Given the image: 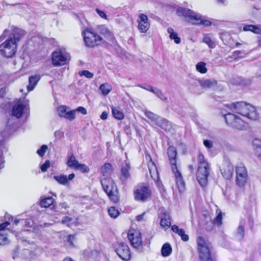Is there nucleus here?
<instances>
[{
  "mask_svg": "<svg viewBox=\"0 0 261 261\" xmlns=\"http://www.w3.org/2000/svg\"><path fill=\"white\" fill-rule=\"evenodd\" d=\"M167 154L172 171L175 178L176 186L179 192H183L186 188L185 182L181 173L177 168L176 164L177 152L176 148L173 146H170L167 149Z\"/></svg>",
  "mask_w": 261,
  "mask_h": 261,
  "instance_id": "f257e3e1",
  "label": "nucleus"
},
{
  "mask_svg": "<svg viewBox=\"0 0 261 261\" xmlns=\"http://www.w3.org/2000/svg\"><path fill=\"white\" fill-rule=\"evenodd\" d=\"M12 222L15 226L20 224L22 227H27L36 228L33 220L31 218H24L23 214L18 215L14 218L12 215L7 213H5L4 217H0V228H7Z\"/></svg>",
  "mask_w": 261,
  "mask_h": 261,
  "instance_id": "f03ea898",
  "label": "nucleus"
},
{
  "mask_svg": "<svg viewBox=\"0 0 261 261\" xmlns=\"http://www.w3.org/2000/svg\"><path fill=\"white\" fill-rule=\"evenodd\" d=\"M235 112L251 120H257L258 114L253 106L243 101L236 102L230 104Z\"/></svg>",
  "mask_w": 261,
  "mask_h": 261,
  "instance_id": "7ed1b4c3",
  "label": "nucleus"
},
{
  "mask_svg": "<svg viewBox=\"0 0 261 261\" xmlns=\"http://www.w3.org/2000/svg\"><path fill=\"white\" fill-rule=\"evenodd\" d=\"M24 108L25 106L21 103H17L13 106L12 110V116L8 119L7 123L4 129L5 133L8 135H11L17 129L18 124L13 116L16 117L17 119L20 118L23 113Z\"/></svg>",
  "mask_w": 261,
  "mask_h": 261,
  "instance_id": "20e7f679",
  "label": "nucleus"
},
{
  "mask_svg": "<svg viewBox=\"0 0 261 261\" xmlns=\"http://www.w3.org/2000/svg\"><path fill=\"white\" fill-rule=\"evenodd\" d=\"M101 185L103 190L107 193L109 199L114 203L119 201L118 188L113 180L110 177L100 178Z\"/></svg>",
  "mask_w": 261,
  "mask_h": 261,
  "instance_id": "39448f33",
  "label": "nucleus"
},
{
  "mask_svg": "<svg viewBox=\"0 0 261 261\" xmlns=\"http://www.w3.org/2000/svg\"><path fill=\"white\" fill-rule=\"evenodd\" d=\"M204 159L203 155L200 153L198 156L199 166L196 173L197 179L202 187L206 186L210 173L209 165Z\"/></svg>",
  "mask_w": 261,
  "mask_h": 261,
  "instance_id": "423d86ee",
  "label": "nucleus"
},
{
  "mask_svg": "<svg viewBox=\"0 0 261 261\" xmlns=\"http://www.w3.org/2000/svg\"><path fill=\"white\" fill-rule=\"evenodd\" d=\"M17 45L15 41L8 38L4 42L0 45V54L6 58L12 57L16 52Z\"/></svg>",
  "mask_w": 261,
  "mask_h": 261,
  "instance_id": "0eeeda50",
  "label": "nucleus"
},
{
  "mask_svg": "<svg viewBox=\"0 0 261 261\" xmlns=\"http://www.w3.org/2000/svg\"><path fill=\"white\" fill-rule=\"evenodd\" d=\"M82 34L86 45L89 47H93L99 44L102 40L100 36L88 29L85 30Z\"/></svg>",
  "mask_w": 261,
  "mask_h": 261,
  "instance_id": "6e6552de",
  "label": "nucleus"
},
{
  "mask_svg": "<svg viewBox=\"0 0 261 261\" xmlns=\"http://www.w3.org/2000/svg\"><path fill=\"white\" fill-rule=\"evenodd\" d=\"M226 123L231 127L238 129H242L244 127V122L239 117L231 113L224 115Z\"/></svg>",
  "mask_w": 261,
  "mask_h": 261,
  "instance_id": "1a4fd4ad",
  "label": "nucleus"
},
{
  "mask_svg": "<svg viewBox=\"0 0 261 261\" xmlns=\"http://www.w3.org/2000/svg\"><path fill=\"white\" fill-rule=\"evenodd\" d=\"M127 238L134 248L138 249L142 246V238L139 229H129Z\"/></svg>",
  "mask_w": 261,
  "mask_h": 261,
  "instance_id": "9d476101",
  "label": "nucleus"
},
{
  "mask_svg": "<svg viewBox=\"0 0 261 261\" xmlns=\"http://www.w3.org/2000/svg\"><path fill=\"white\" fill-rule=\"evenodd\" d=\"M115 251L117 254L123 260H128L131 254L129 248L125 243L118 242L115 246Z\"/></svg>",
  "mask_w": 261,
  "mask_h": 261,
  "instance_id": "9b49d317",
  "label": "nucleus"
},
{
  "mask_svg": "<svg viewBox=\"0 0 261 261\" xmlns=\"http://www.w3.org/2000/svg\"><path fill=\"white\" fill-rule=\"evenodd\" d=\"M189 83L190 89L194 92H197L199 87L208 88L213 85V82L210 80L200 81L192 79Z\"/></svg>",
  "mask_w": 261,
  "mask_h": 261,
  "instance_id": "f8f14e48",
  "label": "nucleus"
},
{
  "mask_svg": "<svg viewBox=\"0 0 261 261\" xmlns=\"http://www.w3.org/2000/svg\"><path fill=\"white\" fill-rule=\"evenodd\" d=\"M135 199L137 201H146L151 195V190L146 186H142L134 192Z\"/></svg>",
  "mask_w": 261,
  "mask_h": 261,
  "instance_id": "ddd939ff",
  "label": "nucleus"
},
{
  "mask_svg": "<svg viewBox=\"0 0 261 261\" xmlns=\"http://www.w3.org/2000/svg\"><path fill=\"white\" fill-rule=\"evenodd\" d=\"M236 172L237 184L240 187L244 186L248 176L246 168L244 166H238L236 167Z\"/></svg>",
  "mask_w": 261,
  "mask_h": 261,
  "instance_id": "4468645a",
  "label": "nucleus"
},
{
  "mask_svg": "<svg viewBox=\"0 0 261 261\" xmlns=\"http://www.w3.org/2000/svg\"><path fill=\"white\" fill-rule=\"evenodd\" d=\"M176 13L179 16H183L188 18L189 21L193 23L197 13L186 8L178 7L176 9Z\"/></svg>",
  "mask_w": 261,
  "mask_h": 261,
  "instance_id": "2eb2a0df",
  "label": "nucleus"
},
{
  "mask_svg": "<svg viewBox=\"0 0 261 261\" xmlns=\"http://www.w3.org/2000/svg\"><path fill=\"white\" fill-rule=\"evenodd\" d=\"M67 58L61 50H56L52 54V62L54 65L62 66L66 63Z\"/></svg>",
  "mask_w": 261,
  "mask_h": 261,
  "instance_id": "dca6fc26",
  "label": "nucleus"
},
{
  "mask_svg": "<svg viewBox=\"0 0 261 261\" xmlns=\"http://www.w3.org/2000/svg\"><path fill=\"white\" fill-rule=\"evenodd\" d=\"M138 29L141 33H146L150 27V23L147 15L140 14L138 19Z\"/></svg>",
  "mask_w": 261,
  "mask_h": 261,
  "instance_id": "f3484780",
  "label": "nucleus"
},
{
  "mask_svg": "<svg viewBox=\"0 0 261 261\" xmlns=\"http://www.w3.org/2000/svg\"><path fill=\"white\" fill-rule=\"evenodd\" d=\"M223 176L226 179H230L233 174V166L229 161H225L222 167L220 169Z\"/></svg>",
  "mask_w": 261,
  "mask_h": 261,
  "instance_id": "a211bd4d",
  "label": "nucleus"
},
{
  "mask_svg": "<svg viewBox=\"0 0 261 261\" xmlns=\"http://www.w3.org/2000/svg\"><path fill=\"white\" fill-rule=\"evenodd\" d=\"M130 167L128 164H126L124 166L122 167L121 169V174L119 179L122 184H125L127 180L130 177L129 173Z\"/></svg>",
  "mask_w": 261,
  "mask_h": 261,
  "instance_id": "6ab92c4d",
  "label": "nucleus"
},
{
  "mask_svg": "<svg viewBox=\"0 0 261 261\" xmlns=\"http://www.w3.org/2000/svg\"><path fill=\"white\" fill-rule=\"evenodd\" d=\"M160 225L163 228H168L171 226V221L168 213L166 212H162L160 214Z\"/></svg>",
  "mask_w": 261,
  "mask_h": 261,
  "instance_id": "aec40b11",
  "label": "nucleus"
},
{
  "mask_svg": "<svg viewBox=\"0 0 261 261\" xmlns=\"http://www.w3.org/2000/svg\"><path fill=\"white\" fill-rule=\"evenodd\" d=\"M149 158L150 161L148 163V169L151 177L155 180L159 179V173L155 163L152 161L150 156Z\"/></svg>",
  "mask_w": 261,
  "mask_h": 261,
  "instance_id": "412c9836",
  "label": "nucleus"
},
{
  "mask_svg": "<svg viewBox=\"0 0 261 261\" xmlns=\"http://www.w3.org/2000/svg\"><path fill=\"white\" fill-rule=\"evenodd\" d=\"M253 225V220L252 217L249 216L240 220L238 228H252Z\"/></svg>",
  "mask_w": 261,
  "mask_h": 261,
  "instance_id": "4be33fe9",
  "label": "nucleus"
},
{
  "mask_svg": "<svg viewBox=\"0 0 261 261\" xmlns=\"http://www.w3.org/2000/svg\"><path fill=\"white\" fill-rule=\"evenodd\" d=\"M41 79V76L39 74H35L30 76L29 78V85L27 86V90L28 91L33 90L39 80Z\"/></svg>",
  "mask_w": 261,
  "mask_h": 261,
  "instance_id": "5701e85b",
  "label": "nucleus"
},
{
  "mask_svg": "<svg viewBox=\"0 0 261 261\" xmlns=\"http://www.w3.org/2000/svg\"><path fill=\"white\" fill-rule=\"evenodd\" d=\"M24 35V32L22 30L17 28L14 30L13 33L11 34L8 38L12 39V41H15V43L17 44Z\"/></svg>",
  "mask_w": 261,
  "mask_h": 261,
  "instance_id": "b1692460",
  "label": "nucleus"
},
{
  "mask_svg": "<svg viewBox=\"0 0 261 261\" xmlns=\"http://www.w3.org/2000/svg\"><path fill=\"white\" fill-rule=\"evenodd\" d=\"M193 23L198 25L202 24L205 27H209L212 24V22L210 20L203 19L200 14L197 13Z\"/></svg>",
  "mask_w": 261,
  "mask_h": 261,
  "instance_id": "393cba45",
  "label": "nucleus"
},
{
  "mask_svg": "<svg viewBox=\"0 0 261 261\" xmlns=\"http://www.w3.org/2000/svg\"><path fill=\"white\" fill-rule=\"evenodd\" d=\"M198 250L199 253H205L210 251L206 245L204 240L201 237L197 238Z\"/></svg>",
  "mask_w": 261,
  "mask_h": 261,
  "instance_id": "a878e982",
  "label": "nucleus"
},
{
  "mask_svg": "<svg viewBox=\"0 0 261 261\" xmlns=\"http://www.w3.org/2000/svg\"><path fill=\"white\" fill-rule=\"evenodd\" d=\"M112 172V166L110 163H105L101 167V172L104 177H109Z\"/></svg>",
  "mask_w": 261,
  "mask_h": 261,
  "instance_id": "bb28decb",
  "label": "nucleus"
},
{
  "mask_svg": "<svg viewBox=\"0 0 261 261\" xmlns=\"http://www.w3.org/2000/svg\"><path fill=\"white\" fill-rule=\"evenodd\" d=\"M252 145L256 156L261 157V140L254 139L252 141Z\"/></svg>",
  "mask_w": 261,
  "mask_h": 261,
  "instance_id": "cd10ccee",
  "label": "nucleus"
},
{
  "mask_svg": "<svg viewBox=\"0 0 261 261\" xmlns=\"http://www.w3.org/2000/svg\"><path fill=\"white\" fill-rule=\"evenodd\" d=\"M167 32L169 34V38L171 40H173L176 44H179L181 42L180 38L178 36L177 33L174 31L172 28H169Z\"/></svg>",
  "mask_w": 261,
  "mask_h": 261,
  "instance_id": "c85d7f7f",
  "label": "nucleus"
},
{
  "mask_svg": "<svg viewBox=\"0 0 261 261\" xmlns=\"http://www.w3.org/2000/svg\"><path fill=\"white\" fill-rule=\"evenodd\" d=\"M77 219L73 220V218L69 216L64 217L61 221V223L66 225V226L70 227L71 226V224H74L75 226H77Z\"/></svg>",
  "mask_w": 261,
  "mask_h": 261,
  "instance_id": "c756f323",
  "label": "nucleus"
},
{
  "mask_svg": "<svg viewBox=\"0 0 261 261\" xmlns=\"http://www.w3.org/2000/svg\"><path fill=\"white\" fill-rule=\"evenodd\" d=\"M172 251V247L170 244L165 243L163 245L162 247L161 253L163 256L167 257L171 254Z\"/></svg>",
  "mask_w": 261,
  "mask_h": 261,
  "instance_id": "7c9ffc66",
  "label": "nucleus"
},
{
  "mask_svg": "<svg viewBox=\"0 0 261 261\" xmlns=\"http://www.w3.org/2000/svg\"><path fill=\"white\" fill-rule=\"evenodd\" d=\"M80 163L76 159L75 156L72 154L68 158L67 161V166L71 168L75 169Z\"/></svg>",
  "mask_w": 261,
  "mask_h": 261,
  "instance_id": "2f4dec72",
  "label": "nucleus"
},
{
  "mask_svg": "<svg viewBox=\"0 0 261 261\" xmlns=\"http://www.w3.org/2000/svg\"><path fill=\"white\" fill-rule=\"evenodd\" d=\"M54 199L51 197H48L42 199L40 201V205L41 207H48L53 204Z\"/></svg>",
  "mask_w": 261,
  "mask_h": 261,
  "instance_id": "473e14b6",
  "label": "nucleus"
},
{
  "mask_svg": "<svg viewBox=\"0 0 261 261\" xmlns=\"http://www.w3.org/2000/svg\"><path fill=\"white\" fill-rule=\"evenodd\" d=\"M112 114L115 118L118 120H122L124 118L123 113L114 107L111 108Z\"/></svg>",
  "mask_w": 261,
  "mask_h": 261,
  "instance_id": "72a5a7b5",
  "label": "nucleus"
},
{
  "mask_svg": "<svg viewBox=\"0 0 261 261\" xmlns=\"http://www.w3.org/2000/svg\"><path fill=\"white\" fill-rule=\"evenodd\" d=\"M99 90L101 91L103 95H107L112 90V87L108 83H104L100 86Z\"/></svg>",
  "mask_w": 261,
  "mask_h": 261,
  "instance_id": "f704fd0d",
  "label": "nucleus"
},
{
  "mask_svg": "<svg viewBox=\"0 0 261 261\" xmlns=\"http://www.w3.org/2000/svg\"><path fill=\"white\" fill-rule=\"evenodd\" d=\"M203 42L206 43L211 48H214L216 46L215 41L212 40L209 35L207 34L204 35Z\"/></svg>",
  "mask_w": 261,
  "mask_h": 261,
  "instance_id": "c9c22d12",
  "label": "nucleus"
},
{
  "mask_svg": "<svg viewBox=\"0 0 261 261\" xmlns=\"http://www.w3.org/2000/svg\"><path fill=\"white\" fill-rule=\"evenodd\" d=\"M196 69L200 73H205L207 69L206 67V63L204 62H199L196 65Z\"/></svg>",
  "mask_w": 261,
  "mask_h": 261,
  "instance_id": "e433bc0d",
  "label": "nucleus"
},
{
  "mask_svg": "<svg viewBox=\"0 0 261 261\" xmlns=\"http://www.w3.org/2000/svg\"><path fill=\"white\" fill-rule=\"evenodd\" d=\"M70 108L66 106H61L57 109L58 114L59 117L64 118Z\"/></svg>",
  "mask_w": 261,
  "mask_h": 261,
  "instance_id": "4c0bfd02",
  "label": "nucleus"
},
{
  "mask_svg": "<svg viewBox=\"0 0 261 261\" xmlns=\"http://www.w3.org/2000/svg\"><path fill=\"white\" fill-rule=\"evenodd\" d=\"M54 178L61 185H66L68 181L67 176L65 175L54 176Z\"/></svg>",
  "mask_w": 261,
  "mask_h": 261,
  "instance_id": "58836bf2",
  "label": "nucleus"
},
{
  "mask_svg": "<svg viewBox=\"0 0 261 261\" xmlns=\"http://www.w3.org/2000/svg\"><path fill=\"white\" fill-rule=\"evenodd\" d=\"M69 207V206L66 202L60 203L56 208L59 210V211H57V212L63 214H67V212L66 210Z\"/></svg>",
  "mask_w": 261,
  "mask_h": 261,
  "instance_id": "ea45409f",
  "label": "nucleus"
},
{
  "mask_svg": "<svg viewBox=\"0 0 261 261\" xmlns=\"http://www.w3.org/2000/svg\"><path fill=\"white\" fill-rule=\"evenodd\" d=\"M174 232L178 234L181 237V238L184 241H187L189 240V236L185 233L184 229H172Z\"/></svg>",
  "mask_w": 261,
  "mask_h": 261,
  "instance_id": "a19ab883",
  "label": "nucleus"
},
{
  "mask_svg": "<svg viewBox=\"0 0 261 261\" xmlns=\"http://www.w3.org/2000/svg\"><path fill=\"white\" fill-rule=\"evenodd\" d=\"M5 229H0V245H4L7 244L9 242L8 237L5 234L4 230Z\"/></svg>",
  "mask_w": 261,
  "mask_h": 261,
  "instance_id": "79ce46f5",
  "label": "nucleus"
},
{
  "mask_svg": "<svg viewBox=\"0 0 261 261\" xmlns=\"http://www.w3.org/2000/svg\"><path fill=\"white\" fill-rule=\"evenodd\" d=\"M200 261H214L211 256L210 252L200 253H199Z\"/></svg>",
  "mask_w": 261,
  "mask_h": 261,
  "instance_id": "37998d69",
  "label": "nucleus"
},
{
  "mask_svg": "<svg viewBox=\"0 0 261 261\" xmlns=\"http://www.w3.org/2000/svg\"><path fill=\"white\" fill-rule=\"evenodd\" d=\"M152 93H154L156 96L164 101H167V98L165 96L164 93L159 89L154 88Z\"/></svg>",
  "mask_w": 261,
  "mask_h": 261,
  "instance_id": "c03bdc74",
  "label": "nucleus"
},
{
  "mask_svg": "<svg viewBox=\"0 0 261 261\" xmlns=\"http://www.w3.org/2000/svg\"><path fill=\"white\" fill-rule=\"evenodd\" d=\"M108 213L111 218H116L120 214L119 211L115 207L111 206L108 209Z\"/></svg>",
  "mask_w": 261,
  "mask_h": 261,
  "instance_id": "a18cd8bd",
  "label": "nucleus"
},
{
  "mask_svg": "<svg viewBox=\"0 0 261 261\" xmlns=\"http://www.w3.org/2000/svg\"><path fill=\"white\" fill-rule=\"evenodd\" d=\"M28 229H21V230L17 234L16 237L18 240H20L22 242L27 243V240L24 239L23 236L28 233Z\"/></svg>",
  "mask_w": 261,
  "mask_h": 261,
  "instance_id": "49530a36",
  "label": "nucleus"
},
{
  "mask_svg": "<svg viewBox=\"0 0 261 261\" xmlns=\"http://www.w3.org/2000/svg\"><path fill=\"white\" fill-rule=\"evenodd\" d=\"M66 119L69 120L70 121H72L75 118V111L70 110V109L68 111L66 115L64 117Z\"/></svg>",
  "mask_w": 261,
  "mask_h": 261,
  "instance_id": "de8ad7c7",
  "label": "nucleus"
},
{
  "mask_svg": "<svg viewBox=\"0 0 261 261\" xmlns=\"http://www.w3.org/2000/svg\"><path fill=\"white\" fill-rule=\"evenodd\" d=\"M222 214L220 212L213 221V223L219 227L222 224Z\"/></svg>",
  "mask_w": 261,
  "mask_h": 261,
  "instance_id": "09e8293b",
  "label": "nucleus"
},
{
  "mask_svg": "<svg viewBox=\"0 0 261 261\" xmlns=\"http://www.w3.org/2000/svg\"><path fill=\"white\" fill-rule=\"evenodd\" d=\"M75 170H80L82 173H88L89 172V167L84 164H79Z\"/></svg>",
  "mask_w": 261,
  "mask_h": 261,
  "instance_id": "8fccbe9b",
  "label": "nucleus"
},
{
  "mask_svg": "<svg viewBox=\"0 0 261 261\" xmlns=\"http://www.w3.org/2000/svg\"><path fill=\"white\" fill-rule=\"evenodd\" d=\"M47 149L48 147L46 145H42L40 148L37 150V153L40 157H42L44 156Z\"/></svg>",
  "mask_w": 261,
  "mask_h": 261,
  "instance_id": "3c124183",
  "label": "nucleus"
},
{
  "mask_svg": "<svg viewBox=\"0 0 261 261\" xmlns=\"http://www.w3.org/2000/svg\"><path fill=\"white\" fill-rule=\"evenodd\" d=\"M80 76H84L88 79H92L93 77V74L88 70H82L79 73Z\"/></svg>",
  "mask_w": 261,
  "mask_h": 261,
  "instance_id": "603ef678",
  "label": "nucleus"
},
{
  "mask_svg": "<svg viewBox=\"0 0 261 261\" xmlns=\"http://www.w3.org/2000/svg\"><path fill=\"white\" fill-rule=\"evenodd\" d=\"M145 115L149 119L152 120H155L158 118V116L156 115L149 111H146L145 112Z\"/></svg>",
  "mask_w": 261,
  "mask_h": 261,
  "instance_id": "864d4df0",
  "label": "nucleus"
},
{
  "mask_svg": "<svg viewBox=\"0 0 261 261\" xmlns=\"http://www.w3.org/2000/svg\"><path fill=\"white\" fill-rule=\"evenodd\" d=\"M169 122L165 119H161V124L160 125L161 127L165 130L169 129L170 125L168 124Z\"/></svg>",
  "mask_w": 261,
  "mask_h": 261,
  "instance_id": "5fc2aeb1",
  "label": "nucleus"
},
{
  "mask_svg": "<svg viewBox=\"0 0 261 261\" xmlns=\"http://www.w3.org/2000/svg\"><path fill=\"white\" fill-rule=\"evenodd\" d=\"M75 239V235L69 234L67 236V241L69 244L70 247H74L75 245L73 244V241Z\"/></svg>",
  "mask_w": 261,
  "mask_h": 261,
  "instance_id": "6e6d98bb",
  "label": "nucleus"
},
{
  "mask_svg": "<svg viewBox=\"0 0 261 261\" xmlns=\"http://www.w3.org/2000/svg\"><path fill=\"white\" fill-rule=\"evenodd\" d=\"M244 236V229H237L236 232V238L237 240H241Z\"/></svg>",
  "mask_w": 261,
  "mask_h": 261,
  "instance_id": "4d7b16f0",
  "label": "nucleus"
},
{
  "mask_svg": "<svg viewBox=\"0 0 261 261\" xmlns=\"http://www.w3.org/2000/svg\"><path fill=\"white\" fill-rule=\"evenodd\" d=\"M50 166V162L49 160L45 161V163L41 166V170L42 172H46Z\"/></svg>",
  "mask_w": 261,
  "mask_h": 261,
  "instance_id": "13d9d810",
  "label": "nucleus"
},
{
  "mask_svg": "<svg viewBox=\"0 0 261 261\" xmlns=\"http://www.w3.org/2000/svg\"><path fill=\"white\" fill-rule=\"evenodd\" d=\"M203 144L205 147L208 149L212 148L213 146V142L211 140L208 139H206L203 141Z\"/></svg>",
  "mask_w": 261,
  "mask_h": 261,
  "instance_id": "bf43d9fd",
  "label": "nucleus"
},
{
  "mask_svg": "<svg viewBox=\"0 0 261 261\" xmlns=\"http://www.w3.org/2000/svg\"><path fill=\"white\" fill-rule=\"evenodd\" d=\"M244 52L240 50H236L233 52L232 57L234 58H241L244 57V56H241Z\"/></svg>",
  "mask_w": 261,
  "mask_h": 261,
  "instance_id": "052dcab7",
  "label": "nucleus"
},
{
  "mask_svg": "<svg viewBox=\"0 0 261 261\" xmlns=\"http://www.w3.org/2000/svg\"><path fill=\"white\" fill-rule=\"evenodd\" d=\"M138 86L144 89L149 91L151 92H152L154 88V87H152L150 85H138Z\"/></svg>",
  "mask_w": 261,
  "mask_h": 261,
  "instance_id": "680f3d73",
  "label": "nucleus"
},
{
  "mask_svg": "<svg viewBox=\"0 0 261 261\" xmlns=\"http://www.w3.org/2000/svg\"><path fill=\"white\" fill-rule=\"evenodd\" d=\"M95 11L101 18L107 19V16L103 11H102L98 8H96Z\"/></svg>",
  "mask_w": 261,
  "mask_h": 261,
  "instance_id": "e2e57ef3",
  "label": "nucleus"
},
{
  "mask_svg": "<svg viewBox=\"0 0 261 261\" xmlns=\"http://www.w3.org/2000/svg\"><path fill=\"white\" fill-rule=\"evenodd\" d=\"M74 111H75V113L79 112L83 115H86L87 113V110L83 107H79L77 109L74 110Z\"/></svg>",
  "mask_w": 261,
  "mask_h": 261,
  "instance_id": "0e129e2a",
  "label": "nucleus"
},
{
  "mask_svg": "<svg viewBox=\"0 0 261 261\" xmlns=\"http://www.w3.org/2000/svg\"><path fill=\"white\" fill-rule=\"evenodd\" d=\"M4 163L3 150L0 147V169L4 167Z\"/></svg>",
  "mask_w": 261,
  "mask_h": 261,
  "instance_id": "69168bd1",
  "label": "nucleus"
},
{
  "mask_svg": "<svg viewBox=\"0 0 261 261\" xmlns=\"http://www.w3.org/2000/svg\"><path fill=\"white\" fill-rule=\"evenodd\" d=\"M6 93V90L5 88H1L0 89V98H2L5 96Z\"/></svg>",
  "mask_w": 261,
  "mask_h": 261,
  "instance_id": "338daca9",
  "label": "nucleus"
},
{
  "mask_svg": "<svg viewBox=\"0 0 261 261\" xmlns=\"http://www.w3.org/2000/svg\"><path fill=\"white\" fill-rule=\"evenodd\" d=\"M253 33L254 34L260 35H261V28L258 27V26L256 25V28L254 30V31Z\"/></svg>",
  "mask_w": 261,
  "mask_h": 261,
  "instance_id": "774afa93",
  "label": "nucleus"
}]
</instances>
